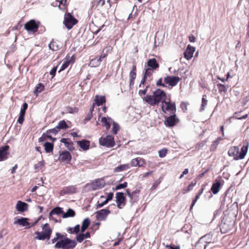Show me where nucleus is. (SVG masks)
<instances>
[{"label":"nucleus","instance_id":"1","mask_svg":"<svg viewBox=\"0 0 249 249\" xmlns=\"http://www.w3.org/2000/svg\"><path fill=\"white\" fill-rule=\"evenodd\" d=\"M166 97V93L163 90L158 89L153 92V95H146L144 100L150 106H154L162 102Z\"/></svg>","mask_w":249,"mask_h":249},{"label":"nucleus","instance_id":"2","mask_svg":"<svg viewBox=\"0 0 249 249\" xmlns=\"http://www.w3.org/2000/svg\"><path fill=\"white\" fill-rule=\"evenodd\" d=\"M43 231H36L35 234L37 235L35 238L39 240H44L50 238L52 230L50 228L48 223H45L42 226Z\"/></svg>","mask_w":249,"mask_h":249},{"label":"nucleus","instance_id":"3","mask_svg":"<svg viewBox=\"0 0 249 249\" xmlns=\"http://www.w3.org/2000/svg\"><path fill=\"white\" fill-rule=\"evenodd\" d=\"M76 245V242L74 240L65 238L56 242L54 247L56 248H63L71 249L74 248Z\"/></svg>","mask_w":249,"mask_h":249},{"label":"nucleus","instance_id":"4","mask_svg":"<svg viewBox=\"0 0 249 249\" xmlns=\"http://www.w3.org/2000/svg\"><path fill=\"white\" fill-rule=\"evenodd\" d=\"M77 22V20L70 13L65 14L63 24L68 29H71Z\"/></svg>","mask_w":249,"mask_h":249},{"label":"nucleus","instance_id":"5","mask_svg":"<svg viewBox=\"0 0 249 249\" xmlns=\"http://www.w3.org/2000/svg\"><path fill=\"white\" fill-rule=\"evenodd\" d=\"M161 109L165 113L169 111L174 114L176 111V104L175 103H171L170 101H165V100H163L162 101Z\"/></svg>","mask_w":249,"mask_h":249},{"label":"nucleus","instance_id":"6","mask_svg":"<svg viewBox=\"0 0 249 249\" xmlns=\"http://www.w3.org/2000/svg\"><path fill=\"white\" fill-rule=\"evenodd\" d=\"M39 24V21H36L34 19H31L24 24V29L28 32L35 33L37 32Z\"/></svg>","mask_w":249,"mask_h":249},{"label":"nucleus","instance_id":"7","mask_svg":"<svg viewBox=\"0 0 249 249\" xmlns=\"http://www.w3.org/2000/svg\"><path fill=\"white\" fill-rule=\"evenodd\" d=\"M100 145L107 147H112L115 145L114 137L111 135H107L106 137H101L99 139Z\"/></svg>","mask_w":249,"mask_h":249},{"label":"nucleus","instance_id":"8","mask_svg":"<svg viewBox=\"0 0 249 249\" xmlns=\"http://www.w3.org/2000/svg\"><path fill=\"white\" fill-rule=\"evenodd\" d=\"M164 124L167 127H171L177 125L179 122L175 113L170 116H165Z\"/></svg>","mask_w":249,"mask_h":249},{"label":"nucleus","instance_id":"9","mask_svg":"<svg viewBox=\"0 0 249 249\" xmlns=\"http://www.w3.org/2000/svg\"><path fill=\"white\" fill-rule=\"evenodd\" d=\"M115 198L117 207L119 209H122L125 205L126 202L124 194L122 192H117L116 194Z\"/></svg>","mask_w":249,"mask_h":249},{"label":"nucleus","instance_id":"10","mask_svg":"<svg viewBox=\"0 0 249 249\" xmlns=\"http://www.w3.org/2000/svg\"><path fill=\"white\" fill-rule=\"evenodd\" d=\"M110 213L108 209H102L95 213L96 219L99 221H105L107 215Z\"/></svg>","mask_w":249,"mask_h":249},{"label":"nucleus","instance_id":"11","mask_svg":"<svg viewBox=\"0 0 249 249\" xmlns=\"http://www.w3.org/2000/svg\"><path fill=\"white\" fill-rule=\"evenodd\" d=\"M180 80L179 77L173 76H167L164 78V83L172 87L176 86Z\"/></svg>","mask_w":249,"mask_h":249},{"label":"nucleus","instance_id":"12","mask_svg":"<svg viewBox=\"0 0 249 249\" xmlns=\"http://www.w3.org/2000/svg\"><path fill=\"white\" fill-rule=\"evenodd\" d=\"M105 182L102 179H97L91 184L92 190H95L103 188L105 186Z\"/></svg>","mask_w":249,"mask_h":249},{"label":"nucleus","instance_id":"13","mask_svg":"<svg viewBox=\"0 0 249 249\" xmlns=\"http://www.w3.org/2000/svg\"><path fill=\"white\" fill-rule=\"evenodd\" d=\"M195 51V47L190 46V45H188L186 51L184 53V57L187 60L191 59L193 56Z\"/></svg>","mask_w":249,"mask_h":249},{"label":"nucleus","instance_id":"14","mask_svg":"<svg viewBox=\"0 0 249 249\" xmlns=\"http://www.w3.org/2000/svg\"><path fill=\"white\" fill-rule=\"evenodd\" d=\"M212 240V235L211 234H207L201 237L198 241L196 246L198 247L200 244L203 243H210Z\"/></svg>","mask_w":249,"mask_h":249},{"label":"nucleus","instance_id":"15","mask_svg":"<svg viewBox=\"0 0 249 249\" xmlns=\"http://www.w3.org/2000/svg\"><path fill=\"white\" fill-rule=\"evenodd\" d=\"M136 77V66L133 65L132 70L129 73V87L131 89L134 84V80Z\"/></svg>","mask_w":249,"mask_h":249},{"label":"nucleus","instance_id":"16","mask_svg":"<svg viewBox=\"0 0 249 249\" xmlns=\"http://www.w3.org/2000/svg\"><path fill=\"white\" fill-rule=\"evenodd\" d=\"M228 153L229 156L233 157V160H239L236 159V157L238 158V156H239V148L238 146L231 147L229 149Z\"/></svg>","mask_w":249,"mask_h":249},{"label":"nucleus","instance_id":"17","mask_svg":"<svg viewBox=\"0 0 249 249\" xmlns=\"http://www.w3.org/2000/svg\"><path fill=\"white\" fill-rule=\"evenodd\" d=\"M9 146L5 145L0 148V161L5 160L7 159V155L8 154V150Z\"/></svg>","mask_w":249,"mask_h":249},{"label":"nucleus","instance_id":"18","mask_svg":"<svg viewBox=\"0 0 249 249\" xmlns=\"http://www.w3.org/2000/svg\"><path fill=\"white\" fill-rule=\"evenodd\" d=\"M28 205L24 202L21 201H18L16 208L17 210L19 212H23L27 210Z\"/></svg>","mask_w":249,"mask_h":249},{"label":"nucleus","instance_id":"19","mask_svg":"<svg viewBox=\"0 0 249 249\" xmlns=\"http://www.w3.org/2000/svg\"><path fill=\"white\" fill-rule=\"evenodd\" d=\"M71 159V154L67 151H62L60 153L59 160L61 161H70Z\"/></svg>","mask_w":249,"mask_h":249},{"label":"nucleus","instance_id":"20","mask_svg":"<svg viewBox=\"0 0 249 249\" xmlns=\"http://www.w3.org/2000/svg\"><path fill=\"white\" fill-rule=\"evenodd\" d=\"M28 220L27 218L21 217L15 221L14 223V224H18L22 226H28L26 229H29L31 226H29L30 223L28 222Z\"/></svg>","mask_w":249,"mask_h":249},{"label":"nucleus","instance_id":"21","mask_svg":"<svg viewBox=\"0 0 249 249\" xmlns=\"http://www.w3.org/2000/svg\"><path fill=\"white\" fill-rule=\"evenodd\" d=\"M249 146V143L247 142V144L246 145H244L242 147L241 149V151L240 152H239V156H238V158L236 157V159L239 160H242L244 159L245 156L247 153Z\"/></svg>","mask_w":249,"mask_h":249},{"label":"nucleus","instance_id":"22","mask_svg":"<svg viewBox=\"0 0 249 249\" xmlns=\"http://www.w3.org/2000/svg\"><path fill=\"white\" fill-rule=\"evenodd\" d=\"M61 213L63 214V209L59 207H56L52 209L49 213V218L50 220H53V215L56 214L58 215Z\"/></svg>","mask_w":249,"mask_h":249},{"label":"nucleus","instance_id":"23","mask_svg":"<svg viewBox=\"0 0 249 249\" xmlns=\"http://www.w3.org/2000/svg\"><path fill=\"white\" fill-rule=\"evenodd\" d=\"M147 65L149 67L148 68L151 69V70H156L159 67V65L155 58L148 59Z\"/></svg>","mask_w":249,"mask_h":249},{"label":"nucleus","instance_id":"24","mask_svg":"<svg viewBox=\"0 0 249 249\" xmlns=\"http://www.w3.org/2000/svg\"><path fill=\"white\" fill-rule=\"evenodd\" d=\"M60 142L63 143L67 148L70 151L74 150L73 142L68 138H62Z\"/></svg>","mask_w":249,"mask_h":249},{"label":"nucleus","instance_id":"25","mask_svg":"<svg viewBox=\"0 0 249 249\" xmlns=\"http://www.w3.org/2000/svg\"><path fill=\"white\" fill-rule=\"evenodd\" d=\"M104 51L105 50L103 51L102 53L99 57H96L95 58L92 59L90 62V64H91L92 63H93L94 61H97L95 66H99L101 62L102 61V59L105 58L107 55V52H106V53H104Z\"/></svg>","mask_w":249,"mask_h":249},{"label":"nucleus","instance_id":"26","mask_svg":"<svg viewBox=\"0 0 249 249\" xmlns=\"http://www.w3.org/2000/svg\"><path fill=\"white\" fill-rule=\"evenodd\" d=\"M221 185V184L219 181H216V182L213 184L211 190L213 194L215 195L218 193Z\"/></svg>","mask_w":249,"mask_h":249},{"label":"nucleus","instance_id":"27","mask_svg":"<svg viewBox=\"0 0 249 249\" xmlns=\"http://www.w3.org/2000/svg\"><path fill=\"white\" fill-rule=\"evenodd\" d=\"M77 143L80 148L84 150H87L89 149V141L82 140L81 141H78Z\"/></svg>","mask_w":249,"mask_h":249},{"label":"nucleus","instance_id":"28","mask_svg":"<svg viewBox=\"0 0 249 249\" xmlns=\"http://www.w3.org/2000/svg\"><path fill=\"white\" fill-rule=\"evenodd\" d=\"M90 223V221L89 218H85L82 222L81 228V231L84 232L89 227Z\"/></svg>","mask_w":249,"mask_h":249},{"label":"nucleus","instance_id":"29","mask_svg":"<svg viewBox=\"0 0 249 249\" xmlns=\"http://www.w3.org/2000/svg\"><path fill=\"white\" fill-rule=\"evenodd\" d=\"M75 215V213L73 210L69 208L66 213H63L62 217L66 218L68 217H74Z\"/></svg>","mask_w":249,"mask_h":249},{"label":"nucleus","instance_id":"30","mask_svg":"<svg viewBox=\"0 0 249 249\" xmlns=\"http://www.w3.org/2000/svg\"><path fill=\"white\" fill-rule=\"evenodd\" d=\"M130 168L129 164H122L114 168V172H120L124 170H126Z\"/></svg>","mask_w":249,"mask_h":249},{"label":"nucleus","instance_id":"31","mask_svg":"<svg viewBox=\"0 0 249 249\" xmlns=\"http://www.w3.org/2000/svg\"><path fill=\"white\" fill-rule=\"evenodd\" d=\"M143 76L146 78L147 81L150 82L152 79V72L150 68L145 69Z\"/></svg>","mask_w":249,"mask_h":249},{"label":"nucleus","instance_id":"32","mask_svg":"<svg viewBox=\"0 0 249 249\" xmlns=\"http://www.w3.org/2000/svg\"><path fill=\"white\" fill-rule=\"evenodd\" d=\"M94 101L98 106H100L106 102V99L104 96L99 97L98 95H96L95 96Z\"/></svg>","mask_w":249,"mask_h":249},{"label":"nucleus","instance_id":"33","mask_svg":"<svg viewBox=\"0 0 249 249\" xmlns=\"http://www.w3.org/2000/svg\"><path fill=\"white\" fill-rule=\"evenodd\" d=\"M45 150L46 153H49L53 151V143L46 142L44 144Z\"/></svg>","mask_w":249,"mask_h":249},{"label":"nucleus","instance_id":"34","mask_svg":"<svg viewBox=\"0 0 249 249\" xmlns=\"http://www.w3.org/2000/svg\"><path fill=\"white\" fill-rule=\"evenodd\" d=\"M44 165L45 162L43 160L35 164L34 166V168L35 170V172H38L44 166Z\"/></svg>","mask_w":249,"mask_h":249},{"label":"nucleus","instance_id":"35","mask_svg":"<svg viewBox=\"0 0 249 249\" xmlns=\"http://www.w3.org/2000/svg\"><path fill=\"white\" fill-rule=\"evenodd\" d=\"M108 120L112 122L113 127L112 129V132L113 134L115 135L117 133L118 131L119 130L120 126L118 124L115 122L111 118H108Z\"/></svg>","mask_w":249,"mask_h":249},{"label":"nucleus","instance_id":"36","mask_svg":"<svg viewBox=\"0 0 249 249\" xmlns=\"http://www.w3.org/2000/svg\"><path fill=\"white\" fill-rule=\"evenodd\" d=\"M101 122L104 123V126H106L107 130H108L110 128V123H112V122L109 120L108 118L107 119L105 117H103L101 118Z\"/></svg>","mask_w":249,"mask_h":249},{"label":"nucleus","instance_id":"37","mask_svg":"<svg viewBox=\"0 0 249 249\" xmlns=\"http://www.w3.org/2000/svg\"><path fill=\"white\" fill-rule=\"evenodd\" d=\"M44 87L42 83L37 84L34 91L35 94L37 96L39 93L41 92L44 89Z\"/></svg>","mask_w":249,"mask_h":249},{"label":"nucleus","instance_id":"38","mask_svg":"<svg viewBox=\"0 0 249 249\" xmlns=\"http://www.w3.org/2000/svg\"><path fill=\"white\" fill-rule=\"evenodd\" d=\"M49 48L53 51H56L58 50L59 46L57 42L54 41L53 40L51 42L49 45Z\"/></svg>","mask_w":249,"mask_h":249},{"label":"nucleus","instance_id":"39","mask_svg":"<svg viewBox=\"0 0 249 249\" xmlns=\"http://www.w3.org/2000/svg\"><path fill=\"white\" fill-rule=\"evenodd\" d=\"M131 166L135 167L138 166L139 167H142V164H141V161H139L138 158H135L131 160L130 162Z\"/></svg>","mask_w":249,"mask_h":249},{"label":"nucleus","instance_id":"40","mask_svg":"<svg viewBox=\"0 0 249 249\" xmlns=\"http://www.w3.org/2000/svg\"><path fill=\"white\" fill-rule=\"evenodd\" d=\"M206 96V95H204L202 99V103L200 108V111L201 112L205 110V107L207 106L208 103V100L205 98Z\"/></svg>","mask_w":249,"mask_h":249},{"label":"nucleus","instance_id":"41","mask_svg":"<svg viewBox=\"0 0 249 249\" xmlns=\"http://www.w3.org/2000/svg\"><path fill=\"white\" fill-rule=\"evenodd\" d=\"M68 127V125L67 124L66 122L64 120L60 121L58 125L56 126V128L57 129H66Z\"/></svg>","mask_w":249,"mask_h":249},{"label":"nucleus","instance_id":"42","mask_svg":"<svg viewBox=\"0 0 249 249\" xmlns=\"http://www.w3.org/2000/svg\"><path fill=\"white\" fill-rule=\"evenodd\" d=\"M217 87L218 89V91L219 93L224 92L226 93L227 91V87L222 84H217Z\"/></svg>","mask_w":249,"mask_h":249},{"label":"nucleus","instance_id":"43","mask_svg":"<svg viewBox=\"0 0 249 249\" xmlns=\"http://www.w3.org/2000/svg\"><path fill=\"white\" fill-rule=\"evenodd\" d=\"M137 193H139V191H134L132 192V196H128L130 199V202L131 204H133L137 201V196H135V194H136Z\"/></svg>","mask_w":249,"mask_h":249},{"label":"nucleus","instance_id":"44","mask_svg":"<svg viewBox=\"0 0 249 249\" xmlns=\"http://www.w3.org/2000/svg\"><path fill=\"white\" fill-rule=\"evenodd\" d=\"M167 149L166 148H162L159 151V156L160 158H164L167 153Z\"/></svg>","mask_w":249,"mask_h":249},{"label":"nucleus","instance_id":"45","mask_svg":"<svg viewBox=\"0 0 249 249\" xmlns=\"http://www.w3.org/2000/svg\"><path fill=\"white\" fill-rule=\"evenodd\" d=\"M70 64V61L66 60L64 62V63L61 65L60 69L58 71V72H60L61 71H64L65 69H66Z\"/></svg>","mask_w":249,"mask_h":249},{"label":"nucleus","instance_id":"46","mask_svg":"<svg viewBox=\"0 0 249 249\" xmlns=\"http://www.w3.org/2000/svg\"><path fill=\"white\" fill-rule=\"evenodd\" d=\"M76 239L78 242L81 243L84 239H85L84 235V232H82L81 231V233L78 234L76 236Z\"/></svg>","mask_w":249,"mask_h":249},{"label":"nucleus","instance_id":"47","mask_svg":"<svg viewBox=\"0 0 249 249\" xmlns=\"http://www.w3.org/2000/svg\"><path fill=\"white\" fill-rule=\"evenodd\" d=\"M28 107V104L25 102L23 103L22 108L20 109V114L25 115V111L27 109Z\"/></svg>","mask_w":249,"mask_h":249},{"label":"nucleus","instance_id":"48","mask_svg":"<svg viewBox=\"0 0 249 249\" xmlns=\"http://www.w3.org/2000/svg\"><path fill=\"white\" fill-rule=\"evenodd\" d=\"M127 183L126 182H124L123 183L119 184L116 186L115 190H118L121 189L125 188L127 187Z\"/></svg>","mask_w":249,"mask_h":249},{"label":"nucleus","instance_id":"49","mask_svg":"<svg viewBox=\"0 0 249 249\" xmlns=\"http://www.w3.org/2000/svg\"><path fill=\"white\" fill-rule=\"evenodd\" d=\"M200 196V195H199L198 194H197L196 195L195 199L193 200L192 203V204L191 205V207H190V210H191L193 208V207L195 205V204L196 203V202L197 201V200L199 199Z\"/></svg>","mask_w":249,"mask_h":249},{"label":"nucleus","instance_id":"50","mask_svg":"<svg viewBox=\"0 0 249 249\" xmlns=\"http://www.w3.org/2000/svg\"><path fill=\"white\" fill-rule=\"evenodd\" d=\"M218 143H219L216 140H215L211 146V150L213 151L215 150L216 149Z\"/></svg>","mask_w":249,"mask_h":249},{"label":"nucleus","instance_id":"51","mask_svg":"<svg viewBox=\"0 0 249 249\" xmlns=\"http://www.w3.org/2000/svg\"><path fill=\"white\" fill-rule=\"evenodd\" d=\"M75 187L74 186H70L67 188V191L69 193H74L75 192Z\"/></svg>","mask_w":249,"mask_h":249},{"label":"nucleus","instance_id":"52","mask_svg":"<svg viewBox=\"0 0 249 249\" xmlns=\"http://www.w3.org/2000/svg\"><path fill=\"white\" fill-rule=\"evenodd\" d=\"M226 226H227V225L225 223L222 224V225L221 226V231L223 230L224 231H223L224 232H227L229 230H230L232 228V225L228 229H227Z\"/></svg>","mask_w":249,"mask_h":249},{"label":"nucleus","instance_id":"53","mask_svg":"<svg viewBox=\"0 0 249 249\" xmlns=\"http://www.w3.org/2000/svg\"><path fill=\"white\" fill-rule=\"evenodd\" d=\"M92 117V114L91 113L89 112L86 117L85 118L84 120V123L86 124L87 122L89 121Z\"/></svg>","mask_w":249,"mask_h":249},{"label":"nucleus","instance_id":"54","mask_svg":"<svg viewBox=\"0 0 249 249\" xmlns=\"http://www.w3.org/2000/svg\"><path fill=\"white\" fill-rule=\"evenodd\" d=\"M156 85H157V86H161V87H166L165 84L162 83V78H160L157 81Z\"/></svg>","mask_w":249,"mask_h":249},{"label":"nucleus","instance_id":"55","mask_svg":"<svg viewBox=\"0 0 249 249\" xmlns=\"http://www.w3.org/2000/svg\"><path fill=\"white\" fill-rule=\"evenodd\" d=\"M24 115H22V114H19V116L18 117V122L19 124H22L24 121Z\"/></svg>","mask_w":249,"mask_h":249},{"label":"nucleus","instance_id":"56","mask_svg":"<svg viewBox=\"0 0 249 249\" xmlns=\"http://www.w3.org/2000/svg\"><path fill=\"white\" fill-rule=\"evenodd\" d=\"M57 66L54 67L50 71V75L54 76L55 74L56 71H57Z\"/></svg>","mask_w":249,"mask_h":249},{"label":"nucleus","instance_id":"57","mask_svg":"<svg viewBox=\"0 0 249 249\" xmlns=\"http://www.w3.org/2000/svg\"><path fill=\"white\" fill-rule=\"evenodd\" d=\"M196 184V182H192L188 186L187 189V192H189L191 190L193 189V187Z\"/></svg>","mask_w":249,"mask_h":249},{"label":"nucleus","instance_id":"58","mask_svg":"<svg viewBox=\"0 0 249 249\" xmlns=\"http://www.w3.org/2000/svg\"><path fill=\"white\" fill-rule=\"evenodd\" d=\"M73 231L74 232V233L77 234L80 231V226L79 225H76L73 228Z\"/></svg>","mask_w":249,"mask_h":249},{"label":"nucleus","instance_id":"59","mask_svg":"<svg viewBox=\"0 0 249 249\" xmlns=\"http://www.w3.org/2000/svg\"><path fill=\"white\" fill-rule=\"evenodd\" d=\"M113 197V193H109L107 196V197L106 201H107L108 202L109 201L112 199Z\"/></svg>","mask_w":249,"mask_h":249},{"label":"nucleus","instance_id":"60","mask_svg":"<svg viewBox=\"0 0 249 249\" xmlns=\"http://www.w3.org/2000/svg\"><path fill=\"white\" fill-rule=\"evenodd\" d=\"M148 87V85L146 87L145 89H144L143 90H140L139 91V95H145V94H146V92H147V89Z\"/></svg>","mask_w":249,"mask_h":249},{"label":"nucleus","instance_id":"61","mask_svg":"<svg viewBox=\"0 0 249 249\" xmlns=\"http://www.w3.org/2000/svg\"><path fill=\"white\" fill-rule=\"evenodd\" d=\"M78 111V109L77 108H72V107H69L68 108V111L70 113H72L73 112H76Z\"/></svg>","mask_w":249,"mask_h":249},{"label":"nucleus","instance_id":"62","mask_svg":"<svg viewBox=\"0 0 249 249\" xmlns=\"http://www.w3.org/2000/svg\"><path fill=\"white\" fill-rule=\"evenodd\" d=\"M107 203V201L105 200L103 202H102V203H101L100 204H98L97 205L96 208L98 209V208H101V207H103Z\"/></svg>","mask_w":249,"mask_h":249},{"label":"nucleus","instance_id":"63","mask_svg":"<svg viewBox=\"0 0 249 249\" xmlns=\"http://www.w3.org/2000/svg\"><path fill=\"white\" fill-rule=\"evenodd\" d=\"M189 40L191 42H195L196 41V38L193 35H191L189 36Z\"/></svg>","mask_w":249,"mask_h":249},{"label":"nucleus","instance_id":"64","mask_svg":"<svg viewBox=\"0 0 249 249\" xmlns=\"http://www.w3.org/2000/svg\"><path fill=\"white\" fill-rule=\"evenodd\" d=\"M57 128L56 127L55 128H54L53 129H50L48 132H49L50 133H53V134H54L55 135L58 132V130H57Z\"/></svg>","mask_w":249,"mask_h":249}]
</instances>
